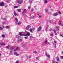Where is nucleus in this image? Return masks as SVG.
Masks as SVG:
<instances>
[{
    "instance_id": "1",
    "label": "nucleus",
    "mask_w": 63,
    "mask_h": 63,
    "mask_svg": "<svg viewBox=\"0 0 63 63\" xmlns=\"http://www.w3.org/2000/svg\"><path fill=\"white\" fill-rule=\"evenodd\" d=\"M19 35L21 36H29L30 35V33L28 32H23L22 33H19Z\"/></svg>"
},
{
    "instance_id": "2",
    "label": "nucleus",
    "mask_w": 63,
    "mask_h": 63,
    "mask_svg": "<svg viewBox=\"0 0 63 63\" xmlns=\"http://www.w3.org/2000/svg\"><path fill=\"white\" fill-rule=\"evenodd\" d=\"M23 0H19L17 1V3L21 5V4L23 3Z\"/></svg>"
},
{
    "instance_id": "3",
    "label": "nucleus",
    "mask_w": 63,
    "mask_h": 63,
    "mask_svg": "<svg viewBox=\"0 0 63 63\" xmlns=\"http://www.w3.org/2000/svg\"><path fill=\"white\" fill-rule=\"evenodd\" d=\"M41 30H42V27L40 26L38 28L37 30V32H38L41 31Z\"/></svg>"
},
{
    "instance_id": "4",
    "label": "nucleus",
    "mask_w": 63,
    "mask_h": 63,
    "mask_svg": "<svg viewBox=\"0 0 63 63\" xmlns=\"http://www.w3.org/2000/svg\"><path fill=\"white\" fill-rule=\"evenodd\" d=\"M32 30H33V31H34V30H35V28H33V29H31V28L30 29V32H31V33H33V31H32Z\"/></svg>"
},
{
    "instance_id": "5",
    "label": "nucleus",
    "mask_w": 63,
    "mask_h": 63,
    "mask_svg": "<svg viewBox=\"0 0 63 63\" xmlns=\"http://www.w3.org/2000/svg\"><path fill=\"white\" fill-rule=\"evenodd\" d=\"M45 43L47 45H48V44H49V43L47 42V39H46L45 40Z\"/></svg>"
},
{
    "instance_id": "6",
    "label": "nucleus",
    "mask_w": 63,
    "mask_h": 63,
    "mask_svg": "<svg viewBox=\"0 0 63 63\" xmlns=\"http://www.w3.org/2000/svg\"><path fill=\"white\" fill-rule=\"evenodd\" d=\"M14 53L15 55H16V56H19V54L17 53L16 52H14Z\"/></svg>"
},
{
    "instance_id": "7",
    "label": "nucleus",
    "mask_w": 63,
    "mask_h": 63,
    "mask_svg": "<svg viewBox=\"0 0 63 63\" xmlns=\"http://www.w3.org/2000/svg\"><path fill=\"white\" fill-rule=\"evenodd\" d=\"M26 11H27V10L26 9H24L22 12V14H23V15H24V13H25V12H26Z\"/></svg>"
},
{
    "instance_id": "8",
    "label": "nucleus",
    "mask_w": 63,
    "mask_h": 63,
    "mask_svg": "<svg viewBox=\"0 0 63 63\" xmlns=\"http://www.w3.org/2000/svg\"><path fill=\"white\" fill-rule=\"evenodd\" d=\"M30 27H31L29 25H28L27 27L26 30H29V28H30Z\"/></svg>"
},
{
    "instance_id": "9",
    "label": "nucleus",
    "mask_w": 63,
    "mask_h": 63,
    "mask_svg": "<svg viewBox=\"0 0 63 63\" xmlns=\"http://www.w3.org/2000/svg\"><path fill=\"white\" fill-rule=\"evenodd\" d=\"M4 3L3 2H2L0 3V6H1L2 7L4 6Z\"/></svg>"
},
{
    "instance_id": "10",
    "label": "nucleus",
    "mask_w": 63,
    "mask_h": 63,
    "mask_svg": "<svg viewBox=\"0 0 63 63\" xmlns=\"http://www.w3.org/2000/svg\"><path fill=\"white\" fill-rule=\"evenodd\" d=\"M61 21H60L59 22L58 24L59 25H61L62 26H63V23L62 24H61Z\"/></svg>"
},
{
    "instance_id": "11",
    "label": "nucleus",
    "mask_w": 63,
    "mask_h": 63,
    "mask_svg": "<svg viewBox=\"0 0 63 63\" xmlns=\"http://www.w3.org/2000/svg\"><path fill=\"white\" fill-rule=\"evenodd\" d=\"M14 14L15 16H16L18 15V13H16V12L15 11L14 12Z\"/></svg>"
},
{
    "instance_id": "12",
    "label": "nucleus",
    "mask_w": 63,
    "mask_h": 63,
    "mask_svg": "<svg viewBox=\"0 0 63 63\" xmlns=\"http://www.w3.org/2000/svg\"><path fill=\"white\" fill-rule=\"evenodd\" d=\"M45 54H46V55L47 56V57L48 58H49L50 57V55H48V54L47 53H46Z\"/></svg>"
},
{
    "instance_id": "13",
    "label": "nucleus",
    "mask_w": 63,
    "mask_h": 63,
    "mask_svg": "<svg viewBox=\"0 0 63 63\" xmlns=\"http://www.w3.org/2000/svg\"><path fill=\"white\" fill-rule=\"evenodd\" d=\"M15 20L16 21V24H17V23L18 22V20L16 18H15Z\"/></svg>"
},
{
    "instance_id": "14",
    "label": "nucleus",
    "mask_w": 63,
    "mask_h": 63,
    "mask_svg": "<svg viewBox=\"0 0 63 63\" xmlns=\"http://www.w3.org/2000/svg\"><path fill=\"white\" fill-rule=\"evenodd\" d=\"M18 12H21V10L20 9H17L16 10Z\"/></svg>"
},
{
    "instance_id": "15",
    "label": "nucleus",
    "mask_w": 63,
    "mask_h": 63,
    "mask_svg": "<svg viewBox=\"0 0 63 63\" xmlns=\"http://www.w3.org/2000/svg\"><path fill=\"white\" fill-rule=\"evenodd\" d=\"M10 27V26H6L5 27V28H6V29H9Z\"/></svg>"
},
{
    "instance_id": "16",
    "label": "nucleus",
    "mask_w": 63,
    "mask_h": 63,
    "mask_svg": "<svg viewBox=\"0 0 63 63\" xmlns=\"http://www.w3.org/2000/svg\"><path fill=\"white\" fill-rule=\"evenodd\" d=\"M58 14L57 13H55L53 14V16H58Z\"/></svg>"
},
{
    "instance_id": "17",
    "label": "nucleus",
    "mask_w": 63,
    "mask_h": 63,
    "mask_svg": "<svg viewBox=\"0 0 63 63\" xmlns=\"http://www.w3.org/2000/svg\"><path fill=\"white\" fill-rule=\"evenodd\" d=\"M9 47H10V45H8V46H7L6 47V48H7V49H10L9 48Z\"/></svg>"
},
{
    "instance_id": "18",
    "label": "nucleus",
    "mask_w": 63,
    "mask_h": 63,
    "mask_svg": "<svg viewBox=\"0 0 63 63\" xmlns=\"http://www.w3.org/2000/svg\"><path fill=\"white\" fill-rule=\"evenodd\" d=\"M18 49V47H17L16 49H14V51H16V50H17Z\"/></svg>"
},
{
    "instance_id": "19",
    "label": "nucleus",
    "mask_w": 63,
    "mask_h": 63,
    "mask_svg": "<svg viewBox=\"0 0 63 63\" xmlns=\"http://www.w3.org/2000/svg\"><path fill=\"white\" fill-rule=\"evenodd\" d=\"M18 6H15L14 7V9H16V8H18Z\"/></svg>"
},
{
    "instance_id": "20",
    "label": "nucleus",
    "mask_w": 63,
    "mask_h": 63,
    "mask_svg": "<svg viewBox=\"0 0 63 63\" xmlns=\"http://www.w3.org/2000/svg\"><path fill=\"white\" fill-rule=\"evenodd\" d=\"M57 58L56 59V60L58 62L59 61V58L58 57H57Z\"/></svg>"
},
{
    "instance_id": "21",
    "label": "nucleus",
    "mask_w": 63,
    "mask_h": 63,
    "mask_svg": "<svg viewBox=\"0 0 63 63\" xmlns=\"http://www.w3.org/2000/svg\"><path fill=\"white\" fill-rule=\"evenodd\" d=\"M0 44L1 45H3V46H4V45H5V43H0Z\"/></svg>"
},
{
    "instance_id": "22",
    "label": "nucleus",
    "mask_w": 63,
    "mask_h": 63,
    "mask_svg": "<svg viewBox=\"0 0 63 63\" xmlns=\"http://www.w3.org/2000/svg\"><path fill=\"white\" fill-rule=\"evenodd\" d=\"M33 53H35V54H36V53H37V52L35 50L33 52Z\"/></svg>"
},
{
    "instance_id": "23",
    "label": "nucleus",
    "mask_w": 63,
    "mask_h": 63,
    "mask_svg": "<svg viewBox=\"0 0 63 63\" xmlns=\"http://www.w3.org/2000/svg\"><path fill=\"white\" fill-rule=\"evenodd\" d=\"M10 49H12V50H13L14 49V47H10Z\"/></svg>"
},
{
    "instance_id": "24",
    "label": "nucleus",
    "mask_w": 63,
    "mask_h": 63,
    "mask_svg": "<svg viewBox=\"0 0 63 63\" xmlns=\"http://www.w3.org/2000/svg\"><path fill=\"white\" fill-rule=\"evenodd\" d=\"M17 41L18 42H21V41H22V39H20V40H17Z\"/></svg>"
},
{
    "instance_id": "25",
    "label": "nucleus",
    "mask_w": 63,
    "mask_h": 63,
    "mask_svg": "<svg viewBox=\"0 0 63 63\" xmlns=\"http://www.w3.org/2000/svg\"><path fill=\"white\" fill-rule=\"evenodd\" d=\"M5 37V34H3L1 35V37L2 38H4Z\"/></svg>"
},
{
    "instance_id": "26",
    "label": "nucleus",
    "mask_w": 63,
    "mask_h": 63,
    "mask_svg": "<svg viewBox=\"0 0 63 63\" xmlns=\"http://www.w3.org/2000/svg\"><path fill=\"white\" fill-rule=\"evenodd\" d=\"M21 24V23L20 22H19L18 23H17V24H18V25H20Z\"/></svg>"
},
{
    "instance_id": "27",
    "label": "nucleus",
    "mask_w": 63,
    "mask_h": 63,
    "mask_svg": "<svg viewBox=\"0 0 63 63\" xmlns=\"http://www.w3.org/2000/svg\"><path fill=\"white\" fill-rule=\"evenodd\" d=\"M3 28H2L1 27H0V30H2Z\"/></svg>"
},
{
    "instance_id": "28",
    "label": "nucleus",
    "mask_w": 63,
    "mask_h": 63,
    "mask_svg": "<svg viewBox=\"0 0 63 63\" xmlns=\"http://www.w3.org/2000/svg\"><path fill=\"white\" fill-rule=\"evenodd\" d=\"M53 31L54 32V33H56V31L55 29L53 30Z\"/></svg>"
},
{
    "instance_id": "29",
    "label": "nucleus",
    "mask_w": 63,
    "mask_h": 63,
    "mask_svg": "<svg viewBox=\"0 0 63 63\" xmlns=\"http://www.w3.org/2000/svg\"><path fill=\"white\" fill-rule=\"evenodd\" d=\"M48 26H47V27L45 29L46 31H47V28H48Z\"/></svg>"
},
{
    "instance_id": "30",
    "label": "nucleus",
    "mask_w": 63,
    "mask_h": 63,
    "mask_svg": "<svg viewBox=\"0 0 63 63\" xmlns=\"http://www.w3.org/2000/svg\"><path fill=\"white\" fill-rule=\"evenodd\" d=\"M58 14H59L60 15H61V12L60 11H59L58 12Z\"/></svg>"
},
{
    "instance_id": "31",
    "label": "nucleus",
    "mask_w": 63,
    "mask_h": 63,
    "mask_svg": "<svg viewBox=\"0 0 63 63\" xmlns=\"http://www.w3.org/2000/svg\"><path fill=\"white\" fill-rule=\"evenodd\" d=\"M46 12L47 13H48V11L47 10V9H46Z\"/></svg>"
},
{
    "instance_id": "32",
    "label": "nucleus",
    "mask_w": 63,
    "mask_h": 63,
    "mask_svg": "<svg viewBox=\"0 0 63 63\" xmlns=\"http://www.w3.org/2000/svg\"><path fill=\"white\" fill-rule=\"evenodd\" d=\"M52 63H55V62L54 61V60H53L52 61Z\"/></svg>"
},
{
    "instance_id": "33",
    "label": "nucleus",
    "mask_w": 63,
    "mask_h": 63,
    "mask_svg": "<svg viewBox=\"0 0 63 63\" xmlns=\"http://www.w3.org/2000/svg\"><path fill=\"white\" fill-rule=\"evenodd\" d=\"M44 1L45 3H47V1L46 0H45Z\"/></svg>"
},
{
    "instance_id": "34",
    "label": "nucleus",
    "mask_w": 63,
    "mask_h": 63,
    "mask_svg": "<svg viewBox=\"0 0 63 63\" xmlns=\"http://www.w3.org/2000/svg\"><path fill=\"white\" fill-rule=\"evenodd\" d=\"M37 15L39 16V18H41V17H42V16H41V15H39V14H37Z\"/></svg>"
},
{
    "instance_id": "35",
    "label": "nucleus",
    "mask_w": 63,
    "mask_h": 63,
    "mask_svg": "<svg viewBox=\"0 0 63 63\" xmlns=\"http://www.w3.org/2000/svg\"><path fill=\"white\" fill-rule=\"evenodd\" d=\"M50 35V36H53V33H51Z\"/></svg>"
},
{
    "instance_id": "36",
    "label": "nucleus",
    "mask_w": 63,
    "mask_h": 63,
    "mask_svg": "<svg viewBox=\"0 0 63 63\" xmlns=\"http://www.w3.org/2000/svg\"><path fill=\"white\" fill-rule=\"evenodd\" d=\"M31 17L32 18H34V16H31Z\"/></svg>"
},
{
    "instance_id": "37",
    "label": "nucleus",
    "mask_w": 63,
    "mask_h": 63,
    "mask_svg": "<svg viewBox=\"0 0 63 63\" xmlns=\"http://www.w3.org/2000/svg\"><path fill=\"white\" fill-rule=\"evenodd\" d=\"M60 57L62 59H63V56H60Z\"/></svg>"
},
{
    "instance_id": "38",
    "label": "nucleus",
    "mask_w": 63,
    "mask_h": 63,
    "mask_svg": "<svg viewBox=\"0 0 63 63\" xmlns=\"http://www.w3.org/2000/svg\"><path fill=\"white\" fill-rule=\"evenodd\" d=\"M29 2L30 4H31V3H32V0H30L29 1Z\"/></svg>"
},
{
    "instance_id": "39",
    "label": "nucleus",
    "mask_w": 63,
    "mask_h": 63,
    "mask_svg": "<svg viewBox=\"0 0 63 63\" xmlns=\"http://www.w3.org/2000/svg\"><path fill=\"white\" fill-rule=\"evenodd\" d=\"M48 21V22H51V23H52V21L51 20H49Z\"/></svg>"
},
{
    "instance_id": "40",
    "label": "nucleus",
    "mask_w": 63,
    "mask_h": 63,
    "mask_svg": "<svg viewBox=\"0 0 63 63\" xmlns=\"http://www.w3.org/2000/svg\"><path fill=\"white\" fill-rule=\"evenodd\" d=\"M6 2H7V3H9V2H10V0H7L6 1Z\"/></svg>"
},
{
    "instance_id": "41",
    "label": "nucleus",
    "mask_w": 63,
    "mask_h": 63,
    "mask_svg": "<svg viewBox=\"0 0 63 63\" xmlns=\"http://www.w3.org/2000/svg\"><path fill=\"white\" fill-rule=\"evenodd\" d=\"M25 39H27V38H28V37L26 36V37H25Z\"/></svg>"
},
{
    "instance_id": "42",
    "label": "nucleus",
    "mask_w": 63,
    "mask_h": 63,
    "mask_svg": "<svg viewBox=\"0 0 63 63\" xmlns=\"http://www.w3.org/2000/svg\"><path fill=\"white\" fill-rule=\"evenodd\" d=\"M60 35L62 37H63V34H60Z\"/></svg>"
},
{
    "instance_id": "43",
    "label": "nucleus",
    "mask_w": 63,
    "mask_h": 63,
    "mask_svg": "<svg viewBox=\"0 0 63 63\" xmlns=\"http://www.w3.org/2000/svg\"><path fill=\"white\" fill-rule=\"evenodd\" d=\"M18 60H17L16 61V63H18Z\"/></svg>"
},
{
    "instance_id": "44",
    "label": "nucleus",
    "mask_w": 63,
    "mask_h": 63,
    "mask_svg": "<svg viewBox=\"0 0 63 63\" xmlns=\"http://www.w3.org/2000/svg\"><path fill=\"white\" fill-rule=\"evenodd\" d=\"M3 20H6V18H2Z\"/></svg>"
},
{
    "instance_id": "45",
    "label": "nucleus",
    "mask_w": 63,
    "mask_h": 63,
    "mask_svg": "<svg viewBox=\"0 0 63 63\" xmlns=\"http://www.w3.org/2000/svg\"><path fill=\"white\" fill-rule=\"evenodd\" d=\"M25 46V45H22V47H24Z\"/></svg>"
},
{
    "instance_id": "46",
    "label": "nucleus",
    "mask_w": 63,
    "mask_h": 63,
    "mask_svg": "<svg viewBox=\"0 0 63 63\" xmlns=\"http://www.w3.org/2000/svg\"><path fill=\"white\" fill-rule=\"evenodd\" d=\"M28 9H31V7L30 6H29L28 7Z\"/></svg>"
},
{
    "instance_id": "47",
    "label": "nucleus",
    "mask_w": 63,
    "mask_h": 63,
    "mask_svg": "<svg viewBox=\"0 0 63 63\" xmlns=\"http://www.w3.org/2000/svg\"><path fill=\"white\" fill-rule=\"evenodd\" d=\"M50 31H53V30H52L51 28H50Z\"/></svg>"
},
{
    "instance_id": "48",
    "label": "nucleus",
    "mask_w": 63,
    "mask_h": 63,
    "mask_svg": "<svg viewBox=\"0 0 63 63\" xmlns=\"http://www.w3.org/2000/svg\"><path fill=\"white\" fill-rule=\"evenodd\" d=\"M5 23H5V22H4L2 24L3 25H4V24H5Z\"/></svg>"
},
{
    "instance_id": "49",
    "label": "nucleus",
    "mask_w": 63,
    "mask_h": 63,
    "mask_svg": "<svg viewBox=\"0 0 63 63\" xmlns=\"http://www.w3.org/2000/svg\"><path fill=\"white\" fill-rule=\"evenodd\" d=\"M54 47H55V48H56V45H55Z\"/></svg>"
},
{
    "instance_id": "50",
    "label": "nucleus",
    "mask_w": 63,
    "mask_h": 63,
    "mask_svg": "<svg viewBox=\"0 0 63 63\" xmlns=\"http://www.w3.org/2000/svg\"><path fill=\"white\" fill-rule=\"evenodd\" d=\"M39 58V57H37L36 58V59H38Z\"/></svg>"
},
{
    "instance_id": "51",
    "label": "nucleus",
    "mask_w": 63,
    "mask_h": 63,
    "mask_svg": "<svg viewBox=\"0 0 63 63\" xmlns=\"http://www.w3.org/2000/svg\"><path fill=\"white\" fill-rule=\"evenodd\" d=\"M54 43H56V41H54Z\"/></svg>"
},
{
    "instance_id": "52",
    "label": "nucleus",
    "mask_w": 63,
    "mask_h": 63,
    "mask_svg": "<svg viewBox=\"0 0 63 63\" xmlns=\"http://www.w3.org/2000/svg\"><path fill=\"white\" fill-rule=\"evenodd\" d=\"M10 53H12V50L10 51Z\"/></svg>"
},
{
    "instance_id": "53",
    "label": "nucleus",
    "mask_w": 63,
    "mask_h": 63,
    "mask_svg": "<svg viewBox=\"0 0 63 63\" xmlns=\"http://www.w3.org/2000/svg\"><path fill=\"white\" fill-rule=\"evenodd\" d=\"M29 58H31V56H29Z\"/></svg>"
},
{
    "instance_id": "54",
    "label": "nucleus",
    "mask_w": 63,
    "mask_h": 63,
    "mask_svg": "<svg viewBox=\"0 0 63 63\" xmlns=\"http://www.w3.org/2000/svg\"><path fill=\"white\" fill-rule=\"evenodd\" d=\"M31 38H32V36H30V39H31Z\"/></svg>"
},
{
    "instance_id": "55",
    "label": "nucleus",
    "mask_w": 63,
    "mask_h": 63,
    "mask_svg": "<svg viewBox=\"0 0 63 63\" xmlns=\"http://www.w3.org/2000/svg\"><path fill=\"white\" fill-rule=\"evenodd\" d=\"M33 11H34V10L33 9H32L31 11L32 12Z\"/></svg>"
},
{
    "instance_id": "56",
    "label": "nucleus",
    "mask_w": 63,
    "mask_h": 63,
    "mask_svg": "<svg viewBox=\"0 0 63 63\" xmlns=\"http://www.w3.org/2000/svg\"><path fill=\"white\" fill-rule=\"evenodd\" d=\"M16 37H19V36L18 35H16Z\"/></svg>"
},
{
    "instance_id": "57",
    "label": "nucleus",
    "mask_w": 63,
    "mask_h": 63,
    "mask_svg": "<svg viewBox=\"0 0 63 63\" xmlns=\"http://www.w3.org/2000/svg\"><path fill=\"white\" fill-rule=\"evenodd\" d=\"M24 16H26L24 14Z\"/></svg>"
},
{
    "instance_id": "58",
    "label": "nucleus",
    "mask_w": 63,
    "mask_h": 63,
    "mask_svg": "<svg viewBox=\"0 0 63 63\" xmlns=\"http://www.w3.org/2000/svg\"><path fill=\"white\" fill-rule=\"evenodd\" d=\"M55 33V35H56V33Z\"/></svg>"
},
{
    "instance_id": "59",
    "label": "nucleus",
    "mask_w": 63,
    "mask_h": 63,
    "mask_svg": "<svg viewBox=\"0 0 63 63\" xmlns=\"http://www.w3.org/2000/svg\"><path fill=\"white\" fill-rule=\"evenodd\" d=\"M1 53H0V56H1Z\"/></svg>"
},
{
    "instance_id": "60",
    "label": "nucleus",
    "mask_w": 63,
    "mask_h": 63,
    "mask_svg": "<svg viewBox=\"0 0 63 63\" xmlns=\"http://www.w3.org/2000/svg\"><path fill=\"white\" fill-rule=\"evenodd\" d=\"M56 28H58V27H56Z\"/></svg>"
},
{
    "instance_id": "61",
    "label": "nucleus",
    "mask_w": 63,
    "mask_h": 63,
    "mask_svg": "<svg viewBox=\"0 0 63 63\" xmlns=\"http://www.w3.org/2000/svg\"><path fill=\"white\" fill-rule=\"evenodd\" d=\"M34 0H32V1H33Z\"/></svg>"
},
{
    "instance_id": "62",
    "label": "nucleus",
    "mask_w": 63,
    "mask_h": 63,
    "mask_svg": "<svg viewBox=\"0 0 63 63\" xmlns=\"http://www.w3.org/2000/svg\"><path fill=\"white\" fill-rule=\"evenodd\" d=\"M52 11H53V9H52Z\"/></svg>"
},
{
    "instance_id": "63",
    "label": "nucleus",
    "mask_w": 63,
    "mask_h": 63,
    "mask_svg": "<svg viewBox=\"0 0 63 63\" xmlns=\"http://www.w3.org/2000/svg\"><path fill=\"white\" fill-rule=\"evenodd\" d=\"M62 52L63 53V52Z\"/></svg>"
},
{
    "instance_id": "64",
    "label": "nucleus",
    "mask_w": 63,
    "mask_h": 63,
    "mask_svg": "<svg viewBox=\"0 0 63 63\" xmlns=\"http://www.w3.org/2000/svg\"><path fill=\"white\" fill-rule=\"evenodd\" d=\"M3 27H4V26Z\"/></svg>"
}]
</instances>
